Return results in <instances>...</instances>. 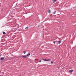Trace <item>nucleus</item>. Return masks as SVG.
I'll use <instances>...</instances> for the list:
<instances>
[{
  "label": "nucleus",
  "instance_id": "obj_1",
  "mask_svg": "<svg viewBox=\"0 0 76 76\" xmlns=\"http://www.w3.org/2000/svg\"><path fill=\"white\" fill-rule=\"evenodd\" d=\"M0 60H1V61L4 60V58L3 57L1 58H0Z\"/></svg>",
  "mask_w": 76,
  "mask_h": 76
},
{
  "label": "nucleus",
  "instance_id": "obj_2",
  "mask_svg": "<svg viewBox=\"0 0 76 76\" xmlns=\"http://www.w3.org/2000/svg\"><path fill=\"white\" fill-rule=\"evenodd\" d=\"M61 40H60L58 42L57 44H60V43H61Z\"/></svg>",
  "mask_w": 76,
  "mask_h": 76
},
{
  "label": "nucleus",
  "instance_id": "obj_3",
  "mask_svg": "<svg viewBox=\"0 0 76 76\" xmlns=\"http://www.w3.org/2000/svg\"><path fill=\"white\" fill-rule=\"evenodd\" d=\"M73 70H71L69 71V73H71L72 72H73Z\"/></svg>",
  "mask_w": 76,
  "mask_h": 76
},
{
  "label": "nucleus",
  "instance_id": "obj_4",
  "mask_svg": "<svg viewBox=\"0 0 76 76\" xmlns=\"http://www.w3.org/2000/svg\"><path fill=\"white\" fill-rule=\"evenodd\" d=\"M23 58H26L27 57V56H24L22 57Z\"/></svg>",
  "mask_w": 76,
  "mask_h": 76
},
{
  "label": "nucleus",
  "instance_id": "obj_5",
  "mask_svg": "<svg viewBox=\"0 0 76 76\" xmlns=\"http://www.w3.org/2000/svg\"><path fill=\"white\" fill-rule=\"evenodd\" d=\"M48 12L49 13H51V10H48Z\"/></svg>",
  "mask_w": 76,
  "mask_h": 76
},
{
  "label": "nucleus",
  "instance_id": "obj_6",
  "mask_svg": "<svg viewBox=\"0 0 76 76\" xmlns=\"http://www.w3.org/2000/svg\"><path fill=\"white\" fill-rule=\"evenodd\" d=\"M31 55V53H28V54L26 55L27 56H29Z\"/></svg>",
  "mask_w": 76,
  "mask_h": 76
},
{
  "label": "nucleus",
  "instance_id": "obj_7",
  "mask_svg": "<svg viewBox=\"0 0 76 76\" xmlns=\"http://www.w3.org/2000/svg\"><path fill=\"white\" fill-rule=\"evenodd\" d=\"M56 1H57V0H54L53 1V3H55V2Z\"/></svg>",
  "mask_w": 76,
  "mask_h": 76
},
{
  "label": "nucleus",
  "instance_id": "obj_8",
  "mask_svg": "<svg viewBox=\"0 0 76 76\" xmlns=\"http://www.w3.org/2000/svg\"><path fill=\"white\" fill-rule=\"evenodd\" d=\"M43 60H44V61H47V59H43Z\"/></svg>",
  "mask_w": 76,
  "mask_h": 76
},
{
  "label": "nucleus",
  "instance_id": "obj_9",
  "mask_svg": "<svg viewBox=\"0 0 76 76\" xmlns=\"http://www.w3.org/2000/svg\"><path fill=\"white\" fill-rule=\"evenodd\" d=\"M51 61V59H47V61Z\"/></svg>",
  "mask_w": 76,
  "mask_h": 76
},
{
  "label": "nucleus",
  "instance_id": "obj_10",
  "mask_svg": "<svg viewBox=\"0 0 76 76\" xmlns=\"http://www.w3.org/2000/svg\"><path fill=\"white\" fill-rule=\"evenodd\" d=\"M3 35H5L6 34V33L5 32H3Z\"/></svg>",
  "mask_w": 76,
  "mask_h": 76
},
{
  "label": "nucleus",
  "instance_id": "obj_11",
  "mask_svg": "<svg viewBox=\"0 0 76 76\" xmlns=\"http://www.w3.org/2000/svg\"><path fill=\"white\" fill-rule=\"evenodd\" d=\"M28 29V27H27L25 28V29Z\"/></svg>",
  "mask_w": 76,
  "mask_h": 76
},
{
  "label": "nucleus",
  "instance_id": "obj_12",
  "mask_svg": "<svg viewBox=\"0 0 76 76\" xmlns=\"http://www.w3.org/2000/svg\"><path fill=\"white\" fill-rule=\"evenodd\" d=\"M56 11H55V12L53 13L54 15H55L56 14Z\"/></svg>",
  "mask_w": 76,
  "mask_h": 76
},
{
  "label": "nucleus",
  "instance_id": "obj_13",
  "mask_svg": "<svg viewBox=\"0 0 76 76\" xmlns=\"http://www.w3.org/2000/svg\"><path fill=\"white\" fill-rule=\"evenodd\" d=\"M23 53H24V54H26V51H24L23 52Z\"/></svg>",
  "mask_w": 76,
  "mask_h": 76
},
{
  "label": "nucleus",
  "instance_id": "obj_14",
  "mask_svg": "<svg viewBox=\"0 0 76 76\" xmlns=\"http://www.w3.org/2000/svg\"><path fill=\"white\" fill-rule=\"evenodd\" d=\"M50 63H51V64H53V62H52L51 61L50 62Z\"/></svg>",
  "mask_w": 76,
  "mask_h": 76
},
{
  "label": "nucleus",
  "instance_id": "obj_15",
  "mask_svg": "<svg viewBox=\"0 0 76 76\" xmlns=\"http://www.w3.org/2000/svg\"><path fill=\"white\" fill-rule=\"evenodd\" d=\"M54 44H56V42H53Z\"/></svg>",
  "mask_w": 76,
  "mask_h": 76
},
{
  "label": "nucleus",
  "instance_id": "obj_16",
  "mask_svg": "<svg viewBox=\"0 0 76 76\" xmlns=\"http://www.w3.org/2000/svg\"><path fill=\"white\" fill-rule=\"evenodd\" d=\"M39 62H41V60H39Z\"/></svg>",
  "mask_w": 76,
  "mask_h": 76
},
{
  "label": "nucleus",
  "instance_id": "obj_17",
  "mask_svg": "<svg viewBox=\"0 0 76 76\" xmlns=\"http://www.w3.org/2000/svg\"><path fill=\"white\" fill-rule=\"evenodd\" d=\"M1 56V54H0V56Z\"/></svg>",
  "mask_w": 76,
  "mask_h": 76
},
{
  "label": "nucleus",
  "instance_id": "obj_18",
  "mask_svg": "<svg viewBox=\"0 0 76 76\" xmlns=\"http://www.w3.org/2000/svg\"><path fill=\"white\" fill-rule=\"evenodd\" d=\"M4 27V26H3V27H2V28H3V27Z\"/></svg>",
  "mask_w": 76,
  "mask_h": 76
}]
</instances>
